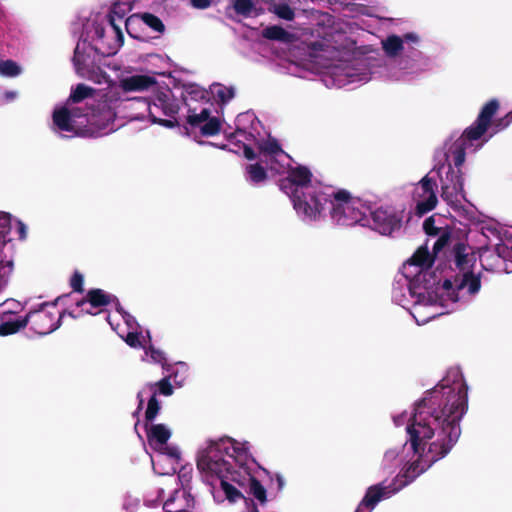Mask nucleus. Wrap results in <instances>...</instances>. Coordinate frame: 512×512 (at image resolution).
<instances>
[{
  "label": "nucleus",
  "mask_w": 512,
  "mask_h": 512,
  "mask_svg": "<svg viewBox=\"0 0 512 512\" xmlns=\"http://www.w3.org/2000/svg\"><path fill=\"white\" fill-rule=\"evenodd\" d=\"M467 409L468 387L459 373L455 374L451 384L445 378L428 392L418 404L412 422L406 430L414 453L424 451L426 441L434 435L437 436L428 448L429 464L421 465L420 459L413 461L393 481L394 491H399L413 482L431 464L444 458L451 451L461 435L460 421Z\"/></svg>",
  "instance_id": "obj_1"
},
{
  "label": "nucleus",
  "mask_w": 512,
  "mask_h": 512,
  "mask_svg": "<svg viewBox=\"0 0 512 512\" xmlns=\"http://www.w3.org/2000/svg\"><path fill=\"white\" fill-rule=\"evenodd\" d=\"M500 108V103L493 98L481 108L476 120L467 127L462 135L456 139L445 153L447 171L440 177L441 197L448 204L459 202V196L464 198V177L461 167L466 160V150L472 146L473 141L480 140L491 128L493 134L509 127L512 123V111L505 116L493 120Z\"/></svg>",
  "instance_id": "obj_2"
},
{
  "label": "nucleus",
  "mask_w": 512,
  "mask_h": 512,
  "mask_svg": "<svg viewBox=\"0 0 512 512\" xmlns=\"http://www.w3.org/2000/svg\"><path fill=\"white\" fill-rule=\"evenodd\" d=\"M308 202L300 201L296 196V211L298 214L315 220L321 216L325 210V205L329 204V214L333 222L340 226H353L360 224L366 226L369 224V208L362 202L352 197L351 193L345 189L331 190V192L318 190L310 196Z\"/></svg>",
  "instance_id": "obj_3"
},
{
  "label": "nucleus",
  "mask_w": 512,
  "mask_h": 512,
  "mask_svg": "<svg viewBox=\"0 0 512 512\" xmlns=\"http://www.w3.org/2000/svg\"><path fill=\"white\" fill-rule=\"evenodd\" d=\"M241 450L233 446V440L211 441L207 448L197 455V468L210 476L227 477L234 466L231 460L240 456Z\"/></svg>",
  "instance_id": "obj_4"
},
{
  "label": "nucleus",
  "mask_w": 512,
  "mask_h": 512,
  "mask_svg": "<svg viewBox=\"0 0 512 512\" xmlns=\"http://www.w3.org/2000/svg\"><path fill=\"white\" fill-rule=\"evenodd\" d=\"M67 295L57 297L53 302H43L39 305L38 309L31 310L26 314L28 324H31V329L39 335H47L55 331L61 323V319L66 313V310L59 313L56 317L53 313L45 310L47 306H56L57 303Z\"/></svg>",
  "instance_id": "obj_5"
},
{
  "label": "nucleus",
  "mask_w": 512,
  "mask_h": 512,
  "mask_svg": "<svg viewBox=\"0 0 512 512\" xmlns=\"http://www.w3.org/2000/svg\"><path fill=\"white\" fill-rule=\"evenodd\" d=\"M121 105V100L116 95L106 97L100 100L96 107L91 109V115L88 119L89 127L95 131L96 137L100 135L101 130H106L114 123L117 116V109Z\"/></svg>",
  "instance_id": "obj_6"
},
{
  "label": "nucleus",
  "mask_w": 512,
  "mask_h": 512,
  "mask_svg": "<svg viewBox=\"0 0 512 512\" xmlns=\"http://www.w3.org/2000/svg\"><path fill=\"white\" fill-rule=\"evenodd\" d=\"M372 220V228L382 235L390 236L402 226L403 210L394 207H379L368 212Z\"/></svg>",
  "instance_id": "obj_7"
},
{
  "label": "nucleus",
  "mask_w": 512,
  "mask_h": 512,
  "mask_svg": "<svg viewBox=\"0 0 512 512\" xmlns=\"http://www.w3.org/2000/svg\"><path fill=\"white\" fill-rule=\"evenodd\" d=\"M71 114L70 106H67V103L63 107L54 110L52 116L53 124L58 130L73 132L81 136H94L96 134L91 128H79L73 121Z\"/></svg>",
  "instance_id": "obj_8"
},
{
  "label": "nucleus",
  "mask_w": 512,
  "mask_h": 512,
  "mask_svg": "<svg viewBox=\"0 0 512 512\" xmlns=\"http://www.w3.org/2000/svg\"><path fill=\"white\" fill-rule=\"evenodd\" d=\"M139 21H142L155 32L163 33L165 31V25L158 16L149 12L133 14L126 19L125 28L127 33L135 39H140V36L134 33L135 26L138 25Z\"/></svg>",
  "instance_id": "obj_9"
},
{
  "label": "nucleus",
  "mask_w": 512,
  "mask_h": 512,
  "mask_svg": "<svg viewBox=\"0 0 512 512\" xmlns=\"http://www.w3.org/2000/svg\"><path fill=\"white\" fill-rule=\"evenodd\" d=\"M468 245L463 242H457L452 249L453 262L458 274L473 270L476 264V255L469 251Z\"/></svg>",
  "instance_id": "obj_10"
},
{
  "label": "nucleus",
  "mask_w": 512,
  "mask_h": 512,
  "mask_svg": "<svg viewBox=\"0 0 512 512\" xmlns=\"http://www.w3.org/2000/svg\"><path fill=\"white\" fill-rule=\"evenodd\" d=\"M419 184L422 190L421 196L427 195V199L424 201L417 202L415 208L416 215L422 216L428 213L429 211L433 210L437 204V196L434 191L436 183L433 179L426 175L420 180Z\"/></svg>",
  "instance_id": "obj_11"
},
{
  "label": "nucleus",
  "mask_w": 512,
  "mask_h": 512,
  "mask_svg": "<svg viewBox=\"0 0 512 512\" xmlns=\"http://www.w3.org/2000/svg\"><path fill=\"white\" fill-rule=\"evenodd\" d=\"M119 86L124 92H142L157 86V80L153 76L137 74L122 78Z\"/></svg>",
  "instance_id": "obj_12"
},
{
  "label": "nucleus",
  "mask_w": 512,
  "mask_h": 512,
  "mask_svg": "<svg viewBox=\"0 0 512 512\" xmlns=\"http://www.w3.org/2000/svg\"><path fill=\"white\" fill-rule=\"evenodd\" d=\"M28 325V318L15 317V312L12 310L3 311L0 313V336L13 335Z\"/></svg>",
  "instance_id": "obj_13"
},
{
  "label": "nucleus",
  "mask_w": 512,
  "mask_h": 512,
  "mask_svg": "<svg viewBox=\"0 0 512 512\" xmlns=\"http://www.w3.org/2000/svg\"><path fill=\"white\" fill-rule=\"evenodd\" d=\"M114 300H117L115 295L106 293L100 288H93L86 293L85 297L76 302V306L84 307L88 304L91 308L103 309V307L110 305Z\"/></svg>",
  "instance_id": "obj_14"
},
{
  "label": "nucleus",
  "mask_w": 512,
  "mask_h": 512,
  "mask_svg": "<svg viewBox=\"0 0 512 512\" xmlns=\"http://www.w3.org/2000/svg\"><path fill=\"white\" fill-rule=\"evenodd\" d=\"M394 485L395 483H391L388 486H383L382 484H376L370 486L365 496L363 497L360 506H364L369 509H374L375 506L384 498L389 497L390 495L396 493L397 491H394Z\"/></svg>",
  "instance_id": "obj_15"
},
{
  "label": "nucleus",
  "mask_w": 512,
  "mask_h": 512,
  "mask_svg": "<svg viewBox=\"0 0 512 512\" xmlns=\"http://www.w3.org/2000/svg\"><path fill=\"white\" fill-rule=\"evenodd\" d=\"M454 282L457 290L467 288L469 294L471 295L478 293L481 288L480 274L474 273L473 270L464 272L462 274H456L454 276Z\"/></svg>",
  "instance_id": "obj_16"
},
{
  "label": "nucleus",
  "mask_w": 512,
  "mask_h": 512,
  "mask_svg": "<svg viewBox=\"0 0 512 512\" xmlns=\"http://www.w3.org/2000/svg\"><path fill=\"white\" fill-rule=\"evenodd\" d=\"M152 109H161L163 114L168 117L176 116L180 110V106L170 91L159 92L156 95Z\"/></svg>",
  "instance_id": "obj_17"
},
{
  "label": "nucleus",
  "mask_w": 512,
  "mask_h": 512,
  "mask_svg": "<svg viewBox=\"0 0 512 512\" xmlns=\"http://www.w3.org/2000/svg\"><path fill=\"white\" fill-rule=\"evenodd\" d=\"M279 187L286 194L291 193L290 198L292 200L293 207L295 210H296V205H295L296 204V196H298L300 201L308 202L310 204V206H312L313 202L310 201V196L313 195L314 193L318 192L317 190L308 191V192L301 191L299 188L295 187V185L293 184L292 180L290 179V177L288 175H287V177L280 180Z\"/></svg>",
  "instance_id": "obj_18"
},
{
  "label": "nucleus",
  "mask_w": 512,
  "mask_h": 512,
  "mask_svg": "<svg viewBox=\"0 0 512 512\" xmlns=\"http://www.w3.org/2000/svg\"><path fill=\"white\" fill-rule=\"evenodd\" d=\"M239 477L240 472L235 469L232 470V473H227V477H218L221 481V488L225 493L226 498L230 502H236L237 500L243 498L242 493L229 483V481L239 483Z\"/></svg>",
  "instance_id": "obj_19"
},
{
  "label": "nucleus",
  "mask_w": 512,
  "mask_h": 512,
  "mask_svg": "<svg viewBox=\"0 0 512 512\" xmlns=\"http://www.w3.org/2000/svg\"><path fill=\"white\" fill-rule=\"evenodd\" d=\"M146 435L150 444L156 443L158 445H165L171 437L170 430L164 424H153L148 427L145 424Z\"/></svg>",
  "instance_id": "obj_20"
},
{
  "label": "nucleus",
  "mask_w": 512,
  "mask_h": 512,
  "mask_svg": "<svg viewBox=\"0 0 512 512\" xmlns=\"http://www.w3.org/2000/svg\"><path fill=\"white\" fill-rule=\"evenodd\" d=\"M288 176L292 180L295 187L299 188L301 191L308 187L312 179L311 171L306 166L302 165L291 168L288 171Z\"/></svg>",
  "instance_id": "obj_21"
},
{
  "label": "nucleus",
  "mask_w": 512,
  "mask_h": 512,
  "mask_svg": "<svg viewBox=\"0 0 512 512\" xmlns=\"http://www.w3.org/2000/svg\"><path fill=\"white\" fill-rule=\"evenodd\" d=\"M435 256L429 252L427 246H420L408 263L420 267L421 269H429L432 267Z\"/></svg>",
  "instance_id": "obj_22"
},
{
  "label": "nucleus",
  "mask_w": 512,
  "mask_h": 512,
  "mask_svg": "<svg viewBox=\"0 0 512 512\" xmlns=\"http://www.w3.org/2000/svg\"><path fill=\"white\" fill-rule=\"evenodd\" d=\"M262 36L265 39L279 41L282 43H290L294 39V35L278 25H272L262 30Z\"/></svg>",
  "instance_id": "obj_23"
},
{
  "label": "nucleus",
  "mask_w": 512,
  "mask_h": 512,
  "mask_svg": "<svg viewBox=\"0 0 512 512\" xmlns=\"http://www.w3.org/2000/svg\"><path fill=\"white\" fill-rule=\"evenodd\" d=\"M95 92V88L90 87L84 83H79L75 88L72 89L70 96L66 100L67 106L80 103L87 98L93 97Z\"/></svg>",
  "instance_id": "obj_24"
},
{
  "label": "nucleus",
  "mask_w": 512,
  "mask_h": 512,
  "mask_svg": "<svg viewBox=\"0 0 512 512\" xmlns=\"http://www.w3.org/2000/svg\"><path fill=\"white\" fill-rule=\"evenodd\" d=\"M245 476L244 479L247 478L249 481V491L250 493L261 503L264 504L267 501L266 489L261 484V482L249 474L244 468Z\"/></svg>",
  "instance_id": "obj_25"
},
{
  "label": "nucleus",
  "mask_w": 512,
  "mask_h": 512,
  "mask_svg": "<svg viewBox=\"0 0 512 512\" xmlns=\"http://www.w3.org/2000/svg\"><path fill=\"white\" fill-rule=\"evenodd\" d=\"M383 50L389 57H395L403 50V40L397 35L388 36L383 42Z\"/></svg>",
  "instance_id": "obj_26"
},
{
  "label": "nucleus",
  "mask_w": 512,
  "mask_h": 512,
  "mask_svg": "<svg viewBox=\"0 0 512 512\" xmlns=\"http://www.w3.org/2000/svg\"><path fill=\"white\" fill-rule=\"evenodd\" d=\"M246 174L248 176V180L255 184L265 181L268 177L267 171L259 163L248 165L246 167Z\"/></svg>",
  "instance_id": "obj_27"
},
{
  "label": "nucleus",
  "mask_w": 512,
  "mask_h": 512,
  "mask_svg": "<svg viewBox=\"0 0 512 512\" xmlns=\"http://www.w3.org/2000/svg\"><path fill=\"white\" fill-rule=\"evenodd\" d=\"M269 11L286 21H292L295 18L294 10L286 3L271 4Z\"/></svg>",
  "instance_id": "obj_28"
},
{
  "label": "nucleus",
  "mask_w": 512,
  "mask_h": 512,
  "mask_svg": "<svg viewBox=\"0 0 512 512\" xmlns=\"http://www.w3.org/2000/svg\"><path fill=\"white\" fill-rule=\"evenodd\" d=\"M233 9L236 14L247 18L254 14L256 8L253 0H233Z\"/></svg>",
  "instance_id": "obj_29"
},
{
  "label": "nucleus",
  "mask_w": 512,
  "mask_h": 512,
  "mask_svg": "<svg viewBox=\"0 0 512 512\" xmlns=\"http://www.w3.org/2000/svg\"><path fill=\"white\" fill-rule=\"evenodd\" d=\"M11 231V215L6 212L0 211V249L10 241L7 238Z\"/></svg>",
  "instance_id": "obj_30"
},
{
  "label": "nucleus",
  "mask_w": 512,
  "mask_h": 512,
  "mask_svg": "<svg viewBox=\"0 0 512 512\" xmlns=\"http://www.w3.org/2000/svg\"><path fill=\"white\" fill-rule=\"evenodd\" d=\"M160 403L157 399V391L154 390L150 399L147 403V409L145 411V421L146 423H151L160 411Z\"/></svg>",
  "instance_id": "obj_31"
},
{
  "label": "nucleus",
  "mask_w": 512,
  "mask_h": 512,
  "mask_svg": "<svg viewBox=\"0 0 512 512\" xmlns=\"http://www.w3.org/2000/svg\"><path fill=\"white\" fill-rule=\"evenodd\" d=\"M212 93L214 97L222 104L229 102L234 97L233 88H228L222 84L214 85Z\"/></svg>",
  "instance_id": "obj_32"
},
{
  "label": "nucleus",
  "mask_w": 512,
  "mask_h": 512,
  "mask_svg": "<svg viewBox=\"0 0 512 512\" xmlns=\"http://www.w3.org/2000/svg\"><path fill=\"white\" fill-rule=\"evenodd\" d=\"M148 388L153 392L157 391V394H161L164 396H171L173 394V386L170 383L169 377H164L160 381L156 383H150L147 385Z\"/></svg>",
  "instance_id": "obj_33"
},
{
  "label": "nucleus",
  "mask_w": 512,
  "mask_h": 512,
  "mask_svg": "<svg viewBox=\"0 0 512 512\" xmlns=\"http://www.w3.org/2000/svg\"><path fill=\"white\" fill-rule=\"evenodd\" d=\"M221 130V122L217 117H210L200 128L203 136H214Z\"/></svg>",
  "instance_id": "obj_34"
},
{
  "label": "nucleus",
  "mask_w": 512,
  "mask_h": 512,
  "mask_svg": "<svg viewBox=\"0 0 512 512\" xmlns=\"http://www.w3.org/2000/svg\"><path fill=\"white\" fill-rule=\"evenodd\" d=\"M131 9L132 6L128 1L119 0L113 4L110 13L117 16L118 20L121 21Z\"/></svg>",
  "instance_id": "obj_35"
},
{
  "label": "nucleus",
  "mask_w": 512,
  "mask_h": 512,
  "mask_svg": "<svg viewBox=\"0 0 512 512\" xmlns=\"http://www.w3.org/2000/svg\"><path fill=\"white\" fill-rule=\"evenodd\" d=\"M260 152L267 155H277L283 153V150L276 139L265 141L259 146Z\"/></svg>",
  "instance_id": "obj_36"
},
{
  "label": "nucleus",
  "mask_w": 512,
  "mask_h": 512,
  "mask_svg": "<svg viewBox=\"0 0 512 512\" xmlns=\"http://www.w3.org/2000/svg\"><path fill=\"white\" fill-rule=\"evenodd\" d=\"M0 73L4 76L14 77L20 73V67L12 60L1 61Z\"/></svg>",
  "instance_id": "obj_37"
},
{
  "label": "nucleus",
  "mask_w": 512,
  "mask_h": 512,
  "mask_svg": "<svg viewBox=\"0 0 512 512\" xmlns=\"http://www.w3.org/2000/svg\"><path fill=\"white\" fill-rule=\"evenodd\" d=\"M12 270V261H0V290L7 284Z\"/></svg>",
  "instance_id": "obj_38"
},
{
  "label": "nucleus",
  "mask_w": 512,
  "mask_h": 512,
  "mask_svg": "<svg viewBox=\"0 0 512 512\" xmlns=\"http://www.w3.org/2000/svg\"><path fill=\"white\" fill-rule=\"evenodd\" d=\"M210 118V110L204 108L199 114H189L187 116V123L192 127H197L201 123L206 122Z\"/></svg>",
  "instance_id": "obj_39"
},
{
  "label": "nucleus",
  "mask_w": 512,
  "mask_h": 512,
  "mask_svg": "<svg viewBox=\"0 0 512 512\" xmlns=\"http://www.w3.org/2000/svg\"><path fill=\"white\" fill-rule=\"evenodd\" d=\"M86 55L83 51L80 50V44H77L74 49V55H73V64L79 72L80 70L84 69L86 66Z\"/></svg>",
  "instance_id": "obj_40"
},
{
  "label": "nucleus",
  "mask_w": 512,
  "mask_h": 512,
  "mask_svg": "<svg viewBox=\"0 0 512 512\" xmlns=\"http://www.w3.org/2000/svg\"><path fill=\"white\" fill-rule=\"evenodd\" d=\"M70 287L74 292H84V276L79 271H74L70 278Z\"/></svg>",
  "instance_id": "obj_41"
},
{
  "label": "nucleus",
  "mask_w": 512,
  "mask_h": 512,
  "mask_svg": "<svg viewBox=\"0 0 512 512\" xmlns=\"http://www.w3.org/2000/svg\"><path fill=\"white\" fill-rule=\"evenodd\" d=\"M149 115H150L153 123H158L167 128H174L176 126H179V122H178L176 116L170 117V119L157 118L154 115V111H153L152 107H149Z\"/></svg>",
  "instance_id": "obj_42"
},
{
  "label": "nucleus",
  "mask_w": 512,
  "mask_h": 512,
  "mask_svg": "<svg viewBox=\"0 0 512 512\" xmlns=\"http://www.w3.org/2000/svg\"><path fill=\"white\" fill-rule=\"evenodd\" d=\"M451 235L449 231H444L440 234L438 239L433 245V255L436 257V255L442 251L444 247H446L450 241Z\"/></svg>",
  "instance_id": "obj_43"
},
{
  "label": "nucleus",
  "mask_w": 512,
  "mask_h": 512,
  "mask_svg": "<svg viewBox=\"0 0 512 512\" xmlns=\"http://www.w3.org/2000/svg\"><path fill=\"white\" fill-rule=\"evenodd\" d=\"M146 354L149 355L155 363H159L163 367L165 366L166 357L161 350L156 349L154 346L150 345L148 350L146 351Z\"/></svg>",
  "instance_id": "obj_44"
},
{
  "label": "nucleus",
  "mask_w": 512,
  "mask_h": 512,
  "mask_svg": "<svg viewBox=\"0 0 512 512\" xmlns=\"http://www.w3.org/2000/svg\"><path fill=\"white\" fill-rule=\"evenodd\" d=\"M80 310L75 313V311H66L67 315L76 319V318H79L85 314H88V315H92V316H95V315H98L100 314L103 309H99V308H91V306L89 305V308L85 309L83 307H79Z\"/></svg>",
  "instance_id": "obj_45"
},
{
  "label": "nucleus",
  "mask_w": 512,
  "mask_h": 512,
  "mask_svg": "<svg viewBox=\"0 0 512 512\" xmlns=\"http://www.w3.org/2000/svg\"><path fill=\"white\" fill-rule=\"evenodd\" d=\"M423 229L429 236H437L440 233V229L435 226V220L433 216H430L424 220Z\"/></svg>",
  "instance_id": "obj_46"
},
{
  "label": "nucleus",
  "mask_w": 512,
  "mask_h": 512,
  "mask_svg": "<svg viewBox=\"0 0 512 512\" xmlns=\"http://www.w3.org/2000/svg\"><path fill=\"white\" fill-rule=\"evenodd\" d=\"M70 112L72 113V119L73 121L75 122V124L77 125V119L78 118H82V117H85L87 120L90 118V115H91V109L89 108H86V109H82V108H70Z\"/></svg>",
  "instance_id": "obj_47"
},
{
  "label": "nucleus",
  "mask_w": 512,
  "mask_h": 512,
  "mask_svg": "<svg viewBox=\"0 0 512 512\" xmlns=\"http://www.w3.org/2000/svg\"><path fill=\"white\" fill-rule=\"evenodd\" d=\"M185 91L192 96L193 99H204L205 98V90L200 89L196 85H189Z\"/></svg>",
  "instance_id": "obj_48"
},
{
  "label": "nucleus",
  "mask_w": 512,
  "mask_h": 512,
  "mask_svg": "<svg viewBox=\"0 0 512 512\" xmlns=\"http://www.w3.org/2000/svg\"><path fill=\"white\" fill-rule=\"evenodd\" d=\"M117 20H118L117 16L113 15L112 13H109L108 22L111 25V27L113 28L117 37L123 41V33H122V30H121L119 24H117V22H116Z\"/></svg>",
  "instance_id": "obj_49"
},
{
  "label": "nucleus",
  "mask_w": 512,
  "mask_h": 512,
  "mask_svg": "<svg viewBox=\"0 0 512 512\" xmlns=\"http://www.w3.org/2000/svg\"><path fill=\"white\" fill-rule=\"evenodd\" d=\"M126 343L131 347H136L139 342V334L136 332H129L126 337Z\"/></svg>",
  "instance_id": "obj_50"
},
{
  "label": "nucleus",
  "mask_w": 512,
  "mask_h": 512,
  "mask_svg": "<svg viewBox=\"0 0 512 512\" xmlns=\"http://www.w3.org/2000/svg\"><path fill=\"white\" fill-rule=\"evenodd\" d=\"M190 2L196 9H206L210 7L212 0H190Z\"/></svg>",
  "instance_id": "obj_51"
},
{
  "label": "nucleus",
  "mask_w": 512,
  "mask_h": 512,
  "mask_svg": "<svg viewBox=\"0 0 512 512\" xmlns=\"http://www.w3.org/2000/svg\"><path fill=\"white\" fill-rule=\"evenodd\" d=\"M17 232H18L20 240L26 239V236H27L26 225L20 220L17 221Z\"/></svg>",
  "instance_id": "obj_52"
},
{
  "label": "nucleus",
  "mask_w": 512,
  "mask_h": 512,
  "mask_svg": "<svg viewBox=\"0 0 512 512\" xmlns=\"http://www.w3.org/2000/svg\"><path fill=\"white\" fill-rule=\"evenodd\" d=\"M243 152H244L245 158L248 160H253L256 158V154H255L253 148L246 144H243Z\"/></svg>",
  "instance_id": "obj_53"
},
{
  "label": "nucleus",
  "mask_w": 512,
  "mask_h": 512,
  "mask_svg": "<svg viewBox=\"0 0 512 512\" xmlns=\"http://www.w3.org/2000/svg\"><path fill=\"white\" fill-rule=\"evenodd\" d=\"M16 97H17V93H16V92H14V91H5V92L3 93V97H2V99H3V101H5V102H11V101H13Z\"/></svg>",
  "instance_id": "obj_54"
},
{
  "label": "nucleus",
  "mask_w": 512,
  "mask_h": 512,
  "mask_svg": "<svg viewBox=\"0 0 512 512\" xmlns=\"http://www.w3.org/2000/svg\"><path fill=\"white\" fill-rule=\"evenodd\" d=\"M167 450V454L172 457V458H176V459H179L180 458V453L179 451L177 450V448L175 447H167L166 448Z\"/></svg>",
  "instance_id": "obj_55"
},
{
  "label": "nucleus",
  "mask_w": 512,
  "mask_h": 512,
  "mask_svg": "<svg viewBox=\"0 0 512 512\" xmlns=\"http://www.w3.org/2000/svg\"><path fill=\"white\" fill-rule=\"evenodd\" d=\"M137 398H138L139 403H138V407H137V410H136L135 414H138L139 411L143 408L144 398H143L142 391L138 392Z\"/></svg>",
  "instance_id": "obj_56"
},
{
  "label": "nucleus",
  "mask_w": 512,
  "mask_h": 512,
  "mask_svg": "<svg viewBox=\"0 0 512 512\" xmlns=\"http://www.w3.org/2000/svg\"><path fill=\"white\" fill-rule=\"evenodd\" d=\"M453 285H455V282L454 280H450V279H445L444 282H443V288L445 290H450L453 288Z\"/></svg>",
  "instance_id": "obj_57"
},
{
  "label": "nucleus",
  "mask_w": 512,
  "mask_h": 512,
  "mask_svg": "<svg viewBox=\"0 0 512 512\" xmlns=\"http://www.w3.org/2000/svg\"><path fill=\"white\" fill-rule=\"evenodd\" d=\"M404 39L412 41V42H418V40H419L418 36L414 33L405 34Z\"/></svg>",
  "instance_id": "obj_58"
},
{
  "label": "nucleus",
  "mask_w": 512,
  "mask_h": 512,
  "mask_svg": "<svg viewBox=\"0 0 512 512\" xmlns=\"http://www.w3.org/2000/svg\"><path fill=\"white\" fill-rule=\"evenodd\" d=\"M112 303H115L116 310H117L119 313H121V314H127V313L124 311V309L122 308V306H121V304H120V302H119V300H118V299H117V300H114Z\"/></svg>",
  "instance_id": "obj_59"
},
{
  "label": "nucleus",
  "mask_w": 512,
  "mask_h": 512,
  "mask_svg": "<svg viewBox=\"0 0 512 512\" xmlns=\"http://www.w3.org/2000/svg\"><path fill=\"white\" fill-rule=\"evenodd\" d=\"M361 507H362V506H360V505H359L355 512H362V511H361Z\"/></svg>",
  "instance_id": "obj_60"
},
{
  "label": "nucleus",
  "mask_w": 512,
  "mask_h": 512,
  "mask_svg": "<svg viewBox=\"0 0 512 512\" xmlns=\"http://www.w3.org/2000/svg\"><path fill=\"white\" fill-rule=\"evenodd\" d=\"M442 168H444V164L439 167L438 171L440 172Z\"/></svg>",
  "instance_id": "obj_61"
},
{
  "label": "nucleus",
  "mask_w": 512,
  "mask_h": 512,
  "mask_svg": "<svg viewBox=\"0 0 512 512\" xmlns=\"http://www.w3.org/2000/svg\"><path fill=\"white\" fill-rule=\"evenodd\" d=\"M219 148H221V149H225V148H226V145L219 146Z\"/></svg>",
  "instance_id": "obj_62"
}]
</instances>
